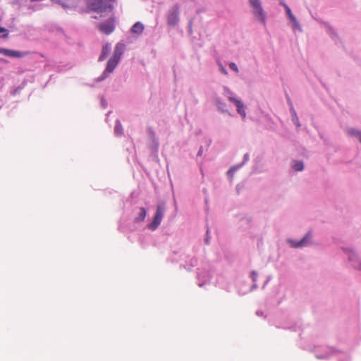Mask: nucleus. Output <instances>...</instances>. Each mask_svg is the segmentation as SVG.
Here are the masks:
<instances>
[{"instance_id":"obj_3","label":"nucleus","mask_w":361,"mask_h":361,"mask_svg":"<svg viewBox=\"0 0 361 361\" xmlns=\"http://www.w3.org/2000/svg\"><path fill=\"white\" fill-rule=\"evenodd\" d=\"M251 6L253 8L254 15L258 18L259 21L265 23V14L262 8L259 0H249Z\"/></svg>"},{"instance_id":"obj_22","label":"nucleus","mask_w":361,"mask_h":361,"mask_svg":"<svg viewBox=\"0 0 361 361\" xmlns=\"http://www.w3.org/2000/svg\"><path fill=\"white\" fill-rule=\"evenodd\" d=\"M353 133L358 136L359 140L361 142V132L357 130H353Z\"/></svg>"},{"instance_id":"obj_14","label":"nucleus","mask_w":361,"mask_h":361,"mask_svg":"<svg viewBox=\"0 0 361 361\" xmlns=\"http://www.w3.org/2000/svg\"><path fill=\"white\" fill-rule=\"evenodd\" d=\"M284 8L286 9V13L287 15L288 16L289 18L290 19V20L294 23L295 24H297L298 22L296 20V18L293 15L291 11H290V8L288 7V5L286 4H284Z\"/></svg>"},{"instance_id":"obj_6","label":"nucleus","mask_w":361,"mask_h":361,"mask_svg":"<svg viewBox=\"0 0 361 361\" xmlns=\"http://www.w3.org/2000/svg\"><path fill=\"white\" fill-rule=\"evenodd\" d=\"M0 54L13 58H21L25 56V54H23L21 51L8 49L5 48L0 49Z\"/></svg>"},{"instance_id":"obj_12","label":"nucleus","mask_w":361,"mask_h":361,"mask_svg":"<svg viewBox=\"0 0 361 361\" xmlns=\"http://www.w3.org/2000/svg\"><path fill=\"white\" fill-rule=\"evenodd\" d=\"M310 234L307 233L305 237L302 238L300 241H298L297 243L293 245V247H302L307 245V241L310 239Z\"/></svg>"},{"instance_id":"obj_16","label":"nucleus","mask_w":361,"mask_h":361,"mask_svg":"<svg viewBox=\"0 0 361 361\" xmlns=\"http://www.w3.org/2000/svg\"><path fill=\"white\" fill-rule=\"evenodd\" d=\"M293 168L296 171H300L303 170L304 166L302 161H296L293 164Z\"/></svg>"},{"instance_id":"obj_17","label":"nucleus","mask_w":361,"mask_h":361,"mask_svg":"<svg viewBox=\"0 0 361 361\" xmlns=\"http://www.w3.org/2000/svg\"><path fill=\"white\" fill-rule=\"evenodd\" d=\"M122 130H123V128H122L121 123L119 121H117L116 123V126H115V128H114L115 133L117 135H121L123 133Z\"/></svg>"},{"instance_id":"obj_10","label":"nucleus","mask_w":361,"mask_h":361,"mask_svg":"<svg viewBox=\"0 0 361 361\" xmlns=\"http://www.w3.org/2000/svg\"><path fill=\"white\" fill-rule=\"evenodd\" d=\"M110 49H111V46L109 44H106L105 45H104L103 48H102V54L99 56V60L103 61L106 58V56L109 54Z\"/></svg>"},{"instance_id":"obj_15","label":"nucleus","mask_w":361,"mask_h":361,"mask_svg":"<svg viewBox=\"0 0 361 361\" xmlns=\"http://www.w3.org/2000/svg\"><path fill=\"white\" fill-rule=\"evenodd\" d=\"M54 3L59 4L63 6V7H68L71 4L73 0H51Z\"/></svg>"},{"instance_id":"obj_24","label":"nucleus","mask_w":361,"mask_h":361,"mask_svg":"<svg viewBox=\"0 0 361 361\" xmlns=\"http://www.w3.org/2000/svg\"><path fill=\"white\" fill-rule=\"evenodd\" d=\"M221 71L225 75H227L228 73L226 70L223 66L221 67Z\"/></svg>"},{"instance_id":"obj_13","label":"nucleus","mask_w":361,"mask_h":361,"mask_svg":"<svg viewBox=\"0 0 361 361\" xmlns=\"http://www.w3.org/2000/svg\"><path fill=\"white\" fill-rule=\"evenodd\" d=\"M146 214H147V212H146L145 209L144 207H141L140 209L139 216L135 218V221L136 222L143 221L146 217Z\"/></svg>"},{"instance_id":"obj_9","label":"nucleus","mask_w":361,"mask_h":361,"mask_svg":"<svg viewBox=\"0 0 361 361\" xmlns=\"http://www.w3.org/2000/svg\"><path fill=\"white\" fill-rule=\"evenodd\" d=\"M237 112L244 118L246 116L245 107L243 103L240 100L235 104Z\"/></svg>"},{"instance_id":"obj_26","label":"nucleus","mask_w":361,"mask_h":361,"mask_svg":"<svg viewBox=\"0 0 361 361\" xmlns=\"http://www.w3.org/2000/svg\"><path fill=\"white\" fill-rule=\"evenodd\" d=\"M296 121H298V118L296 117ZM298 126H300V124L297 123Z\"/></svg>"},{"instance_id":"obj_23","label":"nucleus","mask_w":361,"mask_h":361,"mask_svg":"<svg viewBox=\"0 0 361 361\" xmlns=\"http://www.w3.org/2000/svg\"><path fill=\"white\" fill-rule=\"evenodd\" d=\"M236 168H231L228 171V174H233V173L236 171Z\"/></svg>"},{"instance_id":"obj_4","label":"nucleus","mask_w":361,"mask_h":361,"mask_svg":"<svg viewBox=\"0 0 361 361\" xmlns=\"http://www.w3.org/2000/svg\"><path fill=\"white\" fill-rule=\"evenodd\" d=\"M99 31L105 35H109L114 32L115 29V19L114 18H109L104 23L98 25Z\"/></svg>"},{"instance_id":"obj_21","label":"nucleus","mask_w":361,"mask_h":361,"mask_svg":"<svg viewBox=\"0 0 361 361\" xmlns=\"http://www.w3.org/2000/svg\"><path fill=\"white\" fill-rule=\"evenodd\" d=\"M228 99L231 102L234 103L235 104H237V102H239V101H240L239 99H236V98H235V97H232V96H229V97H228Z\"/></svg>"},{"instance_id":"obj_19","label":"nucleus","mask_w":361,"mask_h":361,"mask_svg":"<svg viewBox=\"0 0 361 361\" xmlns=\"http://www.w3.org/2000/svg\"><path fill=\"white\" fill-rule=\"evenodd\" d=\"M0 33H4L3 37L7 38L8 37V31L5 29L4 27H2L0 26Z\"/></svg>"},{"instance_id":"obj_5","label":"nucleus","mask_w":361,"mask_h":361,"mask_svg":"<svg viewBox=\"0 0 361 361\" xmlns=\"http://www.w3.org/2000/svg\"><path fill=\"white\" fill-rule=\"evenodd\" d=\"M120 59H118V55L113 56L109 61L106 65V68L104 72V74L111 73L114 68L116 67L119 62Z\"/></svg>"},{"instance_id":"obj_11","label":"nucleus","mask_w":361,"mask_h":361,"mask_svg":"<svg viewBox=\"0 0 361 361\" xmlns=\"http://www.w3.org/2000/svg\"><path fill=\"white\" fill-rule=\"evenodd\" d=\"M124 48H125V45L123 44L118 43L115 47L114 56L118 55V59H120L121 56L123 54Z\"/></svg>"},{"instance_id":"obj_18","label":"nucleus","mask_w":361,"mask_h":361,"mask_svg":"<svg viewBox=\"0 0 361 361\" xmlns=\"http://www.w3.org/2000/svg\"><path fill=\"white\" fill-rule=\"evenodd\" d=\"M217 105L219 109H221L222 111H226V104L221 102L220 100H217Z\"/></svg>"},{"instance_id":"obj_1","label":"nucleus","mask_w":361,"mask_h":361,"mask_svg":"<svg viewBox=\"0 0 361 361\" xmlns=\"http://www.w3.org/2000/svg\"><path fill=\"white\" fill-rule=\"evenodd\" d=\"M115 0H87V6L91 11L103 13L113 10V3Z\"/></svg>"},{"instance_id":"obj_25","label":"nucleus","mask_w":361,"mask_h":361,"mask_svg":"<svg viewBox=\"0 0 361 361\" xmlns=\"http://www.w3.org/2000/svg\"><path fill=\"white\" fill-rule=\"evenodd\" d=\"M280 4H281V5H283V7H284V4H286L285 3H283V2H282V1H281V2H280Z\"/></svg>"},{"instance_id":"obj_20","label":"nucleus","mask_w":361,"mask_h":361,"mask_svg":"<svg viewBox=\"0 0 361 361\" xmlns=\"http://www.w3.org/2000/svg\"><path fill=\"white\" fill-rule=\"evenodd\" d=\"M229 67H230L231 69H232L235 72L238 73V71H239L237 65L235 63H233V62L230 63H229Z\"/></svg>"},{"instance_id":"obj_7","label":"nucleus","mask_w":361,"mask_h":361,"mask_svg":"<svg viewBox=\"0 0 361 361\" xmlns=\"http://www.w3.org/2000/svg\"><path fill=\"white\" fill-rule=\"evenodd\" d=\"M178 8L173 9L168 15L167 20L169 25H176L179 20Z\"/></svg>"},{"instance_id":"obj_2","label":"nucleus","mask_w":361,"mask_h":361,"mask_svg":"<svg viewBox=\"0 0 361 361\" xmlns=\"http://www.w3.org/2000/svg\"><path fill=\"white\" fill-rule=\"evenodd\" d=\"M165 212V205L164 203H160L157 205L154 217L152 222L148 225V228L152 231L156 230L161 224L162 218Z\"/></svg>"},{"instance_id":"obj_8","label":"nucleus","mask_w":361,"mask_h":361,"mask_svg":"<svg viewBox=\"0 0 361 361\" xmlns=\"http://www.w3.org/2000/svg\"><path fill=\"white\" fill-rule=\"evenodd\" d=\"M144 30V25L142 23H141L140 22H137L135 23L132 28H131V32L134 34H137V35H140L142 33Z\"/></svg>"}]
</instances>
